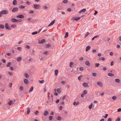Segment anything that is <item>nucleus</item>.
<instances>
[{"label": "nucleus", "mask_w": 121, "mask_h": 121, "mask_svg": "<svg viewBox=\"0 0 121 121\" xmlns=\"http://www.w3.org/2000/svg\"><path fill=\"white\" fill-rule=\"evenodd\" d=\"M48 53V52L47 51L44 52L43 53V54L44 55H47Z\"/></svg>", "instance_id": "35"}, {"label": "nucleus", "mask_w": 121, "mask_h": 121, "mask_svg": "<svg viewBox=\"0 0 121 121\" xmlns=\"http://www.w3.org/2000/svg\"><path fill=\"white\" fill-rule=\"evenodd\" d=\"M108 76H114V74H112L111 73H108Z\"/></svg>", "instance_id": "24"}, {"label": "nucleus", "mask_w": 121, "mask_h": 121, "mask_svg": "<svg viewBox=\"0 0 121 121\" xmlns=\"http://www.w3.org/2000/svg\"><path fill=\"white\" fill-rule=\"evenodd\" d=\"M115 81L116 82L118 83H120V80L118 78H116L115 80Z\"/></svg>", "instance_id": "21"}, {"label": "nucleus", "mask_w": 121, "mask_h": 121, "mask_svg": "<svg viewBox=\"0 0 121 121\" xmlns=\"http://www.w3.org/2000/svg\"><path fill=\"white\" fill-rule=\"evenodd\" d=\"M87 93V91L86 90H84L83 91V94L84 95L86 94Z\"/></svg>", "instance_id": "51"}, {"label": "nucleus", "mask_w": 121, "mask_h": 121, "mask_svg": "<svg viewBox=\"0 0 121 121\" xmlns=\"http://www.w3.org/2000/svg\"><path fill=\"white\" fill-rule=\"evenodd\" d=\"M113 65V61H112L110 63V65L111 66H112Z\"/></svg>", "instance_id": "64"}, {"label": "nucleus", "mask_w": 121, "mask_h": 121, "mask_svg": "<svg viewBox=\"0 0 121 121\" xmlns=\"http://www.w3.org/2000/svg\"><path fill=\"white\" fill-rule=\"evenodd\" d=\"M96 75V73H93L92 75L94 76H95Z\"/></svg>", "instance_id": "61"}, {"label": "nucleus", "mask_w": 121, "mask_h": 121, "mask_svg": "<svg viewBox=\"0 0 121 121\" xmlns=\"http://www.w3.org/2000/svg\"><path fill=\"white\" fill-rule=\"evenodd\" d=\"M117 97L115 96H114L112 97V98L113 100H116V99Z\"/></svg>", "instance_id": "48"}, {"label": "nucleus", "mask_w": 121, "mask_h": 121, "mask_svg": "<svg viewBox=\"0 0 121 121\" xmlns=\"http://www.w3.org/2000/svg\"><path fill=\"white\" fill-rule=\"evenodd\" d=\"M79 69L80 71H83L84 70L83 68L82 67L80 68Z\"/></svg>", "instance_id": "50"}, {"label": "nucleus", "mask_w": 121, "mask_h": 121, "mask_svg": "<svg viewBox=\"0 0 121 121\" xmlns=\"http://www.w3.org/2000/svg\"><path fill=\"white\" fill-rule=\"evenodd\" d=\"M85 64L88 66H89L90 65V63L88 61H86L85 62Z\"/></svg>", "instance_id": "19"}, {"label": "nucleus", "mask_w": 121, "mask_h": 121, "mask_svg": "<svg viewBox=\"0 0 121 121\" xmlns=\"http://www.w3.org/2000/svg\"><path fill=\"white\" fill-rule=\"evenodd\" d=\"M59 101H60V100L59 99H57L56 100V103H58L59 102Z\"/></svg>", "instance_id": "62"}, {"label": "nucleus", "mask_w": 121, "mask_h": 121, "mask_svg": "<svg viewBox=\"0 0 121 121\" xmlns=\"http://www.w3.org/2000/svg\"><path fill=\"white\" fill-rule=\"evenodd\" d=\"M58 70L56 69L55 70V74L56 75H57L58 73Z\"/></svg>", "instance_id": "29"}, {"label": "nucleus", "mask_w": 121, "mask_h": 121, "mask_svg": "<svg viewBox=\"0 0 121 121\" xmlns=\"http://www.w3.org/2000/svg\"><path fill=\"white\" fill-rule=\"evenodd\" d=\"M80 17H73L72 18V19L76 21H78V20H79L80 19Z\"/></svg>", "instance_id": "11"}, {"label": "nucleus", "mask_w": 121, "mask_h": 121, "mask_svg": "<svg viewBox=\"0 0 121 121\" xmlns=\"http://www.w3.org/2000/svg\"><path fill=\"white\" fill-rule=\"evenodd\" d=\"M57 91L59 93H60L61 92V91L60 88L57 89Z\"/></svg>", "instance_id": "41"}, {"label": "nucleus", "mask_w": 121, "mask_h": 121, "mask_svg": "<svg viewBox=\"0 0 121 121\" xmlns=\"http://www.w3.org/2000/svg\"><path fill=\"white\" fill-rule=\"evenodd\" d=\"M5 28L7 29L11 30V29L10 27H9V25L8 23H5Z\"/></svg>", "instance_id": "4"}, {"label": "nucleus", "mask_w": 121, "mask_h": 121, "mask_svg": "<svg viewBox=\"0 0 121 121\" xmlns=\"http://www.w3.org/2000/svg\"><path fill=\"white\" fill-rule=\"evenodd\" d=\"M11 62H9L8 63L6 66L7 67H9L11 65Z\"/></svg>", "instance_id": "37"}, {"label": "nucleus", "mask_w": 121, "mask_h": 121, "mask_svg": "<svg viewBox=\"0 0 121 121\" xmlns=\"http://www.w3.org/2000/svg\"><path fill=\"white\" fill-rule=\"evenodd\" d=\"M1 11L3 14H8L9 13V11L6 10H3Z\"/></svg>", "instance_id": "3"}, {"label": "nucleus", "mask_w": 121, "mask_h": 121, "mask_svg": "<svg viewBox=\"0 0 121 121\" xmlns=\"http://www.w3.org/2000/svg\"><path fill=\"white\" fill-rule=\"evenodd\" d=\"M17 50H21V47H18L17 48Z\"/></svg>", "instance_id": "57"}, {"label": "nucleus", "mask_w": 121, "mask_h": 121, "mask_svg": "<svg viewBox=\"0 0 121 121\" xmlns=\"http://www.w3.org/2000/svg\"><path fill=\"white\" fill-rule=\"evenodd\" d=\"M17 3V1L16 0H13V4L14 5H16Z\"/></svg>", "instance_id": "13"}, {"label": "nucleus", "mask_w": 121, "mask_h": 121, "mask_svg": "<svg viewBox=\"0 0 121 121\" xmlns=\"http://www.w3.org/2000/svg\"><path fill=\"white\" fill-rule=\"evenodd\" d=\"M55 20H54L52 21L50 23V24L48 25V26H50L52 25L55 22Z\"/></svg>", "instance_id": "17"}, {"label": "nucleus", "mask_w": 121, "mask_h": 121, "mask_svg": "<svg viewBox=\"0 0 121 121\" xmlns=\"http://www.w3.org/2000/svg\"><path fill=\"white\" fill-rule=\"evenodd\" d=\"M9 69L11 70H13V67L12 66H11L9 67Z\"/></svg>", "instance_id": "60"}, {"label": "nucleus", "mask_w": 121, "mask_h": 121, "mask_svg": "<svg viewBox=\"0 0 121 121\" xmlns=\"http://www.w3.org/2000/svg\"><path fill=\"white\" fill-rule=\"evenodd\" d=\"M117 112H120L121 111V108H119L118 109H117Z\"/></svg>", "instance_id": "59"}, {"label": "nucleus", "mask_w": 121, "mask_h": 121, "mask_svg": "<svg viewBox=\"0 0 121 121\" xmlns=\"http://www.w3.org/2000/svg\"><path fill=\"white\" fill-rule=\"evenodd\" d=\"M91 47L90 46H87L86 48V49L85 50V51L86 52L88 51L91 48Z\"/></svg>", "instance_id": "15"}, {"label": "nucleus", "mask_w": 121, "mask_h": 121, "mask_svg": "<svg viewBox=\"0 0 121 121\" xmlns=\"http://www.w3.org/2000/svg\"><path fill=\"white\" fill-rule=\"evenodd\" d=\"M95 94L97 95H99V93L98 91H96L95 92Z\"/></svg>", "instance_id": "45"}, {"label": "nucleus", "mask_w": 121, "mask_h": 121, "mask_svg": "<svg viewBox=\"0 0 121 121\" xmlns=\"http://www.w3.org/2000/svg\"><path fill=\"white\" fill-rule=\"evenodd\" d=\"M38 33V32L37 31H35L32 32V34L33 35H35L37 34Z\"/></svg>", "instance_id": "44"}, {"label": "nucleus", "mask_w": 121, "mask_h": 121, "mask_svg": "<svg viewBox=\"0 0 121 121\" xmlns=\"http://www.w3.org/2000/svg\"><path fill=\"white\" fill-rule=\"evenodd\" d=\"M1 60L2 62L4 63H5L6 62L5 60L4 59H2Z\"/></svg>", "instance_id": "55"}, {"label": "nucleus", "mask_w": 121, "mask_h": 121, "mask_svg": "<svg viewBox=\"0 0 121 121\" xmlns=\"http://www.w3.org/2000/svg\"><path fill=\"white\" fill-rule=\"evenodd\" d=\"M52 116H50L49 117V119L50 120H52Z\"/></svg>", "instance_id": "49"}, {"label": "nucleus", "mask_w": 121, "mask_h": 121, "mask_svg": "<svg viewBox=\"0 0 121 121\" xmlns=\"http://www.w3.org/2000/svg\"><path fill=\"white\" fill-rule=\"evenodd\" d=\"M24 74V76L26 78H29V75L27 73H25Z\"/></svg>", "instance_id": "14"}, {"label": "nucleus", "mask_w": 121, "mask_h": 121, "mask_svg": "<svg viewBox=\"0 0 121 121\" xmlns=\"http://www.w3.org/2000/svg\"><path fill=\"white\" fill-rule=\"evenodd\" d=\"M39 82L40 83L43 84L44 83L45 81L44 80H39Z\"/></svg>", "instance_id": "25"}, {"label": "nucleus", "mask_w": 121, "mask_h": 121, "mask_svg": "<svg viewBox=\"0 0 121 121\" xmlns=\"http://www.w3.org/2000/svg\"><path fill=\"white\" fill-rule=\"evenodd\" d=\"M97 84L100 87H102L103 86V83L100 82H97Z\"/></svg>", "instance_id": "5"}, {"label": "nucleus", "mask_w": 121, "mask_h": 121, "mask_svg": "<svg viewBox=\"0 0 121 121\" xmlns=\"http://www.w3.org/2000/svg\"><path fill=\"white\" fill-rule=\"evenodd\" d=\"M100 59L103 60H105V59L104 57H101L99 58V60H100Z\"/></svg>", "instance_id": "34"}, {"label": "nucleus", "mask_w": 121, "mask_h": 121, "mask_svg": "<svg viewBox=\"0 0 121 121\" xmlns=\"http://www.w3.org/2000/svg\"><path fill=\"white\" fill-rule=\"evenodd\" d=\"M51 45L49 43H47L46 44V48H48L51 46Z\"/></svg>", "instance_id": "46"}, {"label": "nucleus", "mask_w": 121, "mask_h": 121, "mask_svg": "<svg viewBox=\"0 0 121 121\" xmlns=\"http://www.w3.org/2000/svg\"><path fill=\"white\" fill-rule=\"evenodd\" d=\"M13 103V101L11 100L8 102V104L9 105H11Z\"/></svg>", "instance_id": "16"}, {"label": "nucleus", "mask_w": 121, "mask_h": 121, "mask_svg": "<svg viewBox=\"0 0 121 121\" xmlns=\"http://www.w3.org/2000/svg\"><path fill=\"white\" fill-rule=\"evenodd\" d=\"M23 82L24 83L26 84H27L29 83V81L28 79H24Z\"/></svg>", "instance_id": "8"}, {"label": "nucleus", "mask_w": 121, "mask_h": 121, "mask_svg": "<svg viewBox=\"0 0 121 121\" xmlns=\"http://www.w3.org/2000/svg\"><path fill=\"white\" fill-rule=\"evenodd\" d=\"M12 83H10L9 84V87H12Z\"/></svg>", "instance_id": "52"}, {"label": "nucleus", "mask_w": 121, "mask_h": 121, "mask_svg": "<svg viewBox=\"0 0 121 121\" xmlns=\"http://www.w3.org/2000/svg\"><path fill=\"white\" fill-rule=\"evenodd\" d=\"M34 12V11L33 10H32L30 11L29 12V13L30 14L33 13Z\"/></svg>", "instance_id": "53"}, {"label": "nucleus", "mask_w": 121, "mask_h": 121, "mask_svg": "<svg viewBox=\"0 0 121 121\" xmlns=\"http://www.w3.org/2000/svg\"><path fill=\"white\" fill-rule=\"evenodd\" d=\"M56 119L57 120H60L61 119V117L60 116H58L57 118Z\"/></svg>", "instance_id": "38"}, {"label": "nucleus", "mask_w": 121, "mask_h": 121, "mask_svg": "<svg viewBox=\"0 0 121 121\" xmlns=\"http://www.w3.org/2000/svg\"><path fill=\"white\" fill-rule=\"evenodd\" d=\"M83 85L85 87H88V84L84 82L83 83Z\"/></svg>", "instance_id": "20"}, {"label": "nucleus", "mask_w": 121, "mask_h": 121, "mask_svg": "<svg viewBox=\"0 0 121 121\" xmlns=\"http://www.w3.org/2000/svg\"><path fill=\"white\" fill-rule=\"evenodd\" d=\"M52 94H50L49 93L48 95V99L52 100V103L53 102V99L52 97Z\"/></svg>", "instance_id": "1"}, {"label": "nucleus", "mask_w": 121, "mask_h": 121, "mask_svg": "<svg viewBox=\"0 0 121 121\" xmlns=\"http://www.w3.org/2000/svg\"><path fill=\"white\" fill-rule=\"evenodd\" d=\"M93 104L92 103H91V104L89 106V109H91L92 108Z\"/></svg>", "instance_id": "30"}, {"label": "nucleus", "mask_w": 121, "mask_h": 121, "mask_svg": "<svg viewBox=\"0 0 121 121\" xmlns=\"http://www.w3.org/2000/svg\"><path fill=\"white\" fill-rule=\"evenodd\" d=\"M11 26L13 28H14L16 27V25L15 24H13L11 25Z\"/></svg>", "instance_id": "42"}, {"label": "nucleus", "mask_w": 121, "mask_h": 121, "mask_svg": "<svg viewBox=\"0 0 121 121\" xmlns=\"http://www.w3.org/2000/svg\"><path fill=\"white\" fill-rule=\"evenodd\" d=\"M8 73L10 76H12L13 75V72H9Z\"/></svg>", "instance_id": "32"}, {"label": "nucleus", "mask_w": 121, "mask_h": 121, "mask_svg": "<svg viewBox=\"0 0 121 121\" xmlns=\"http://www.w3.org/2000/svg\"><path fill=\"white\" fill-rule=\"evenodd\" d=\"M18 8H13L12 10V12H15L16 11H17Z\"/></svg>", "instance_id": "9"}, {"label": "nucleus", "mask_w": 121, "mask_h": 121, "mask_svg": "<svg viewBox=\"0 0 121 121\" xmlns=\"http://www.w3.org/2000/svg\"><path fill=\"white\" fill-rule=\"evenodd\" d=\"M67 10L69 12H70L71 11V9L70 8H68L67 9Z\"/></svg>", "instance_id": "58"}, {"label": "nucleus", "mask_w": 121, "mask_h": 121, "mask_svg": "<svg viewBox=\"0 0 121 121\" xmlns=\"http://www.w3.org/2000/svg\"><path fill=\"white\" fill-rule=\"evenodd\" d=\"M100 64L99 63H96L95 64V67H98L99 66Z\"/></svg>", "instance_id": "47"}, {"label": "nucleus", "mask_w": 121, "mask_h": 121, "mask_svg": "<svg viewBox=\"0 0 121 121\" xmlns=\"http://www.w3.org/2000/svg\"><path fill=\"white\" fill-rule=\"evenodd\" d=\"M48 112L47 111H45L44 112L43 115H44L45 116H47L48 115Z\"/></svg>", "instance_id": "18"}, {"label": "nucleus", "mask_w": 121, "mask_h": 121, "mask_svg": "<svg viewBox=\"0 0 121 121\" xmlns=\"http://www.w3.org/2000/svg\"><path fill=\"white\" fill-rule=\"evenodd\" d=\"M39 111L37 110L35 112V114L36 115H37L39 113Z\"/></svg>", "instance_id": "36"}, {"label": "nucleus", "mask_w": 121, "mask_h": 121, "mask_svg": "<svg viewBox=\"0 0 121 121\" xmlns=\"http://www.w3.org/2000/svg\"><path fill=\"white\" fill-rule=\"evenodd\" d=\"M69 33L68 32H66L65 33V38H66L68 36Z\"/></svg>", "instance_id": "31"}, {"label": "nucleus", "mask_w": 121, "mask_h": 121, "mask_svg": "<svg viewBox=\"0 0 121 121\" xmlns=\"http://www.w3.org/2000/svg\"><path fill=\"white\" fill-rule=\"evenodd\" d=\"M28 110L27 112V114H29L30 112V108H27Z\"/></svg>", "instance_id": "40"}, {"label": "nucleus", "mask_w": 121, "mask_h": 121, "mask_svg": "<svg viewBox=\"0 0 121 121\" xmlns=\"http://www.w3.org/2000/svg\"><path fill=\"white\" fill-rule=\"evenodd\" d=\"M4 28V26L2 24L0 25V28L3 29Z\"/></svg>", "instance_id": "33"}, {"label": "nucleus", "mask_w": 121, "mask_h": 121, "mask_svg": "<svg viewBox=\"0 0 121 121\" xmlns=\"http://www.w3.org/2000/svg\"><path fill=\"white\" fill-rule=\"evenodd\" d=\"M74 63L73 62H71L70 63L69 67H70L72 68V67Z\"/></svg>", "instance_id": "26"}, {"label": "nucleus", "mask_w": 121, "mask_h": 121, "mask_svg": "<svg viewBox=\"0 0 121 121\" xmlns=\"http://www.w3.org/2000/svg\"><path fill=\"white\" fill-rule=\"evenodd\" d=\"M11 21L12 22H18L19 21L18 20H17V19L15 18H11Z\"/></svg>", "instance_id": "6"}, {"label": "nucleus", "mask_w": 121, "mask_h": 121, "mask_svg": "<svg viewBox=\"0 0 121 121\" xmlns=\"http://www.w3.org/2000/svg\"><path fill=\"white\" fill-rule=\"evenodd\" d=\"M82 77V75H81L79 76L78 77V79L79 80H80L81 79Z\"/></svg>", "instance_id": "43"}, {"label": "nucleus", "mask_w": 121, "mask_h": 121, "mask_svg": "<svg viewBox=\"0 0 121 121\" xmlns=\"http://www.w3.org/2000/svg\"><path fill=\"white\" fill-rule=\"evenodd\" d=\"M63 2L65 4H67L68 2V1L67 0H64L63 1Z\"/></svg>", "instance_id": "28"}, {"label": "nucleus", "mask_w": 121, "mask_h": 121, "mask_svg": "<svg viewBox=\"0 0 121 121\" xmlns=\"http://www.w3.org/2000/svg\"><path fill=\"white\" fill-rule=\"evenodd\" d=\"M34 8L36 9H39L41 8V5L39 4H35L34 5Z\"/></svg>", "instance_id": "2"}, {"label": "nucleus", "mask_w": 121, "mask_h": 121, "mask_svg": "<svg viewBox=\"0 0 121 121\" xmlns=\"http://www.w3.org/2000/svg\"><path fill=\"white\" fill-rule=\"evenodd\" d=\"M22 58L21 57H18L17 58V60L18 61H20L22 60Z\"/></svg>", "instance_id": "23"}, {"label": "nucleus", "mask_w": 121, "mask_h": 121, "mask_svg": "<svg viewBox=\"0 0 121 121\" xmlns=\"http://www.w3.org/2000/svg\"><path fill=\"white\" fill-rule=\"evenodd\" d=\"M17 17L19 18L22 19L24 18V16L22 15H17Z\"/></svg>", "instance_id": "10"}, {"label": "nucleus", "mask_w": 121, "mask_h": 121, "mask_svg": "<svg viewBox=\"0 0 121 121\" xmlns=\"http://www.w3.org/2000/svg\"><path fill=\"white\" fill-rule=\"evenodd\" d=\"M20 90L21 91H22L23 89V87L22 86H21L20 87Z\"/></svg>", "instance_id": "54"}, {"label": "nucleus", "mask_w": 121, "mask_h": 121, "mask_svg": "<svg viewBox=\"0 0 121 121\" xmlns=\"http://www.w3.org/2000/svg\"><path fill=\"white\" fill-rule=\"evenodd\" d=\"M33 87L32 86H31L29 90V92H32L33 91Z\"/></svg>", "instance_id": "27"}, {"label": "nucleus", "mask_w": 121, "mask_h": 121, "mask_svg": "<svg viewBox=\"0 0 121 121\" xmlns=\"http://www.w3.org/2000/svg\"><path fill=\"white\" fill-rule=\"evenodd\" d=\"M86 11V9H83L80 11L79 13H81L82 12H85Z\"/></svg>", "instance_id": "12"}, {"label": "nucleus", "mask_w": 121, "mask_h": 121, "mask_svg": "<svg viewBox=\"0 0 121 121\" xmlns=\"http://www.w3.org/2000/svg\"><path fill=\"white\" fill-rule=\"evenodd\" d=\"M43 8L45 9H48V7L45 5H44L43 7Z\"/></svg>", "instance_id": "39"}, {"label": "nucleus", "mask_w": 121, "mask_h": 121, "mask_svg": "<svg viewBox=\"0 0 121 121\" xmlns=\"http://www.w3.org/2000/svg\"><path fill=\"white\" fill-rule=\"evenodd\" d=\"M26 6H25L21 5L19 6V8L20 9H24L26 7Z\"/></svg>", "instance_id": "22"}, {"label": "nucleus", "mask_w": 121, "mask_h": 121, "mask_svg": "<svg viewBox=\"0 0 121 121\" xmlns=\"http://www.w3.org/2000/svg\"><path fill=\"white\" fill-rule=\"evenodd\" d=\"M26 4L28 5H29L30 4V2L29 1H27L26 2Z\"/></svg>", "instance_id": "63"}, {"label": "nucleus", "mask_w": 121, "mask_h": 121, "mask_svg": "<svg viewBox=\"0 0 121 121\" xmlns=\"http://www.w3.org/2000/svg\"><path fill=\"white\" fill-rule=\"evenodd\" d=\"M45 41V40L44 39H43L41 40L38 41V42L39 44L43 43Z\"/></svg>", "instance_id": "7"}, {"label": "nucleus", "mask_w": 121, "mask_h": 121, "mask_svg": "<svg viewBox=\"0 0 121 121\" xmlns=\"http://www.w3.org/2000/svg\"><path fill=\"white\" fill-rule=\"evenodd\" d=\"M26 48L27 49H29L30 48V47L29 45H27L26 46Z\"/></svg>", "instance_id": "56"}]
</instances>
